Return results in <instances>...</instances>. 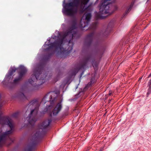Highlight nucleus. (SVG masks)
Listing matches in <instances>:
<instances>
[{
	"label": "nucleus",
	"instance_id": "f257e3e1",
	"mask_svg": "<svg viewBox=\"0 0 151 151\" xmlns=\"http://www.w3.org/2000/svg\"><path fill=\"white\" fill-rule=\"evenodd\" d=\"M38 107L37 102L33 101L30 104L26 112L27 114L29 113L28 116L27 118V119L28 123L30 125L33 124L37 121V114Z\"/></svg>",
	"mask_w": 151,
	"mask_h": 151
},
{
	"label": "nucleus",
	"instance_id": "f03ea898",
	"mask_svg": "<svg viewBox=\"0 0 151 151\" xmlns=\"http://www.w3.org/2000/svg\"><path fill=\"white\" fill-rule=\"evenodd\" d=\"M1 121L5 122L4 124L8 125L11 130L5 132H2V130H0V147L3 144L4 139L6 135L12 132V130L14 126V123L11 119H7L5 120L2 119L1 120Z\"/></svg>",
	"mask_w": 151,
	"mask_h": 151
},
{
	"label": "nucleus",
	"instance_id": "7ed1b4c3",
	"mask_svg": "<svg viewBox=\"0 0 151 151\" xmlns=\"http://www.w3.org/2000/svg\"><path fill=\"white\" fill-rule=\"evenodd\" d=\"M50 121V120H46L40 124L38 126V129L35 133H34L32 137V139L36 140L37 139L41 134L43 129L46 128L49 125Z\"/></svg>",
	"mask_w": 151,
	"mask_h": 151
},
{
	"label": "nucleus",
	"instance_id": "20e7f679",
	"mask_svg": "<svg viewBox=\"0 0 151 151\" xmlns=\"http://www.w3.org/2000/svg\"><path fill=\"white\" fill-rule=\"evenodd\" d=\"M75 4L73 2L66 5L65 12L68 15L70 16H74L76 14L77 10L75 8Z\"/></svg>",
	"mask_w": 151,
	"mask_h": 151
},
{
	"label": "nucleus",
	"instance_id": "39448f33",
	"mask_svg": "<svg viewBox=\"0 0 151 151\" xmlns=\"http://www.w3.org/2000/svg\"><path fill=\"white\" fill-rule=\"evenodd\" d=\"M91 17V14L90 13H86L83 16L81 21V26L84 28L88 25L90 21Z\"/></svg>",
	"mask_w": 151,
	"mask_h": 151
},
{
	"label": "nucleus",
	"instance_id": "423d86ee",
	"mask_svg": "<svg viewBox=\"0 0 151 151\" xmlns=\"http://www.w3.org/2000/svg\"><path fill=\"white\" fill-rule=\"evenodd\" d=\"M76 25V23L74 22L72 26L64 35V37L69 36L71 38L74 37L75 35H76L75 31Z\"/></svg>",
	"mask_w": 151,
	"mask_h": 151
},
{
	"label": "nucleus",
	"instance_id": "0eeeda50",
	"mask_svg": "<svg viewBox=\"0 0 151 151\" xmlns=\"http://www.w3.org/2000/svg\"><path fill=\"white\" fill-rule=\"evenodd\" d=\"M89 0H80V3L78 6V9L81 13H82L86 9V5Z\"/></svg>",
	"mask_w": 151,
	"mask_h": 151
},
{
	"label": "nucleus",
	"instance_id": "6e6552de",
	"mask_svg": "<svg viewBox=\"0 0 151 151\" xmlns=\"http://www.w3.org/2000/svg\"><path fill=\"white\" fill-rule=\"evenodd\" d=\"M40 71L39 70H37L35 72V74L32 76V78L29 80V82L30 83L32 84V83L34 82H36L39 78L38 76L40 75V77L42 76V74L40 73Z\"/></svg>",
	"mask_w": 151,
	"mask_h": 151
},
{
	"label": "nucleus",
	"instance_id": "1a4fd4ad",
	"mask_svg": "<svg viewBox=\"0 0 151 151\" xmlns=\"http://www.w3.org/2000/svg\"><path fill=\"white\" fill-rule=\"evenodd\" d=\"M62 107V106L61 102H60L58 103L56 105L52 111L53 115H57L61 110Z\"/></svg>",
	"mask_w": 151,
	"mask_h": 151
},
{
	"label": "nucleus",
	"instance_id": "9d476101",
	"mask_svg": "<svg viewBox=\"0 0 151 151\" xmlns=\"http://www.w3.org/2000/svg\"><path fill=\"white\" fill-rule=\"evenodd\" d=\"M22 72L20 73L19 78H16L14 80V83H16L19 80L21 79L22 76L27 71V70L26 68L22 66Z\"/></svg>",
	"mask_w": 151,
	"mask_h": 151
},
{
	"label": "nucleus",
	"instance_id": "9b49d317",
	"mask_svg": "<svg viewBox=\"0 0 151 151\" xmlns=\"http://www.w3.org/2000/svg\"><path fill=\"white\" fill-rule=\"evenodd\" d=\"M58 94L54 92H51L50 93V101L51 104L54 103L56 97L58 96Z\"/></svg>",
	"mask_w": 151,
	"mask_h": 151
},
{
	"label": "nucleus",
	"instance_id": "f8f14e48",
	"mask_svg": "<svg viewBox=\"0 0 151 151\" xmlns=\"http://www.w3.org/2000/svg\"><path fill=\"white\" fill-rule=\"evenodd\" d=\"M16 70V69L14 68H11L8 74L6 75L5 78V79L6 81L8 80L11 78V77L13 73Z\"/></svg>",
	"mask_w": 151,
	"mask_h": 151
},
{
	"label": "nucleus",
	"instance_id": "ddd939ff",
	"mask_svg": "<svg viewBox=\"0 0 151 151\" xmlns=\"http://www.w3.org/2000/svg\"><path fill=\"white\" fill-rule=\"evenodd\" d=\"M133 6V4H132L130 6L127 8L125 11V14H127L128 12H129L131 10V9Z\"/></svg>",
	"mask_w": 151,
	"mask_h": 151
},
{
	"label": "nucleus",
	"instance_id": "4468645a",
	"mask_svg": "<svg viewBox=\"0 0 151 151\" xmlns=\"http://www.w3.org/2000/svg\"><path fill=\"white\" fill-rule=\"evenodd\" d=\"M71 44L72 45V46L71 47H70L67 50V53H69L70 52V51L72 50L73 49V44L72 43H71Z\"/></svg>",
	"mask_w": 151,
	"mask_h": 151
},
{
	"label": "nucleus",
	"instance_id": "2eb2a0df",
	"mask_svg": "<svg viewBox=\"0 0 151 151\" xmlns=\"http://www.w3.org/2000/svg\"><path fill=\"white\" fill-rule=\"evenodd\" d=\"M19 96L22 98H24V96L23 93H19Z\"/></svg>",
	"mask_w": 151,
	"mask_h": 151
},
{
	"label": "nucleus",
	"instance_id": "dca6fc26",
	"mask_svg": "<svg viewBox=\"0 0 151 151\" xmlns=\"http://www.w3.org/2000/svg\"><path fill=\"white\" fill-rule=\"evenodd\" d=\"M46 101V98H44L42 100L41 103L43 104H45V101Z\"/></svg>",
	"mask_w": 151,
	"mask_h": 151
},
{
	"label": "nucleus",
	"instance_id": "f3484780",
	"mask_svg": "<svg viewBox=\"0 0 151 151\" xmlns=\"http://www.w3.org/2000/svg\"><path fill=\"white\" fill-rule=\"evenodd\" d=\"M55 44V42H54L53 43H52L50 45V46H49L50 47H54Z\"/></svg>",
	"mask_w": 151,
	"mask_h": 151
},
{
	"label": "nucleus",
	"instance_id": "a211bd4d",
	"mask_svg": "<svg viewBox=\"0 0 151 151\" xmlns=\"http://www.w3.org/2000/svg\"><path fill=\"white\" fill-rule=\"evenodd\" d=\"M148 85L150 88L151 87V79L150 80L148 83Z\"/></svg>",
	"mask_w": 151,
	"mask_h": 151
},
{
	"label": "nucleus",
	"instance_id": "6ab92c4d",
	"mask_svg": "<svg viewBox=\"0 0 151 151\" xmlns=\"http://www.w3.org/2000/svg\"><path fill=\"white\" fill-rule=\"evenodd\" d=\"M65 37H64V35H63V38L62 40L61 41V42H60V43H59V44H60V45L62 44L63 43V42L64 40V39L65 38Z\"/></svg>",
	"mask_w": 151,
	"mask_h": 151
},
{
	"label": "nucleus",
	"instance_id": "aec40b11",
	"mask_svg": "<svg viewBox=\"0 0 151 151\" xmlns=\"http://www.w3.org/2000/svg\"><path fill=\"white\" fill-rule=\"evenodd\" d=\"M112 92L111 91H109V96H110L111 94H112Z\"/></svg>",
	"mask_w": 151,
	"mask_h": 151
},
{
	"label": "nucleus",
	"instance_id": "412c9836",
	"mask_svg": "<svg viewBox=\"0 0 151 151\" xmlns=\"http://www.w3.org/2000/svg\"><path fill=\"white\" fill-rule=\"evenodd\" d=\"M17 114V113H15L13 115V116L14 117H15V115H16V114Z\"/></svg>",
	"mask_w": 151,
	"mask_h": 151
},
{
	"label": "nucleus",
	"instance_id": "4be33fe9",
	"mask_svg": "<svg viewBox=\"0 0 151 151\" xmlns=\"http://www.w3.org/2000/svg\"><path fill=\"white\" fill-rule=\"evenodd\" d=\"M151 76V73L149 75L148 77H150Z\"/></svg>",
	"mask_w": 151,
	"mask_h": 151
},
{
	"label": "nucleus",
	"instance_id": "5701e85b",
	"mask_svg": "<svg viewBox=\"0 0 151 151\" xmlns=\"http://www.w3.org/2000/svg\"><path fill=\"white\" fill-rule=\"evenodd\" d=\"M42 78H41V77H40V79L43 80V79H42Z\"/></svg>",
	"mask_w": 151,
	"mask_h": 151
},
{
	"label": "nucleus",
	"instance_id": "b1692460",
	"mask_svg": "<svg viewBox=\"0 0 151 151\" xmlns=\"http://www.w3.org/2000/svg\"><path fill=\"white\" fill-rule=\"evenodd\" d=\"M69 43H70V40L69 42Z\"/></svg>",
	"mask_w": 151,
	"mask_h": 151
},
{
	"label": "nucleus",
	"instance_id": "393cba45",
	"mask_svg": "<svg viewBox=\"0 0 151 151\" xmlns=\"http://www.w3.org/2000/svg\"><path fill=\"white\" fill-rule=\"evenodd\" d=\"M148 94H149L150 93V92H148V93H147Z\"/></svg>",
	"mask_w": 151,
	"mask_h": 151
},
{
	"label": "nucleus",
	"instance_id": "a878e982",
	"mask_svg": "<svg viewBox=\"0 0 151 151\" xmlns=\"http://www.w3.org/2000/svg\"><path fill=\"white\" fill-rule=\"evenodd\" d=\"M116 7V9H117V7Z\"/></svg>",
	"mask_w": 151,
	"mask_h": 151
},
{
	"label": "nucleus",
	"instance_id": "bb28decb",
	"mask_svg": "<svg viewBox=\"0 0 151 151\" xmlns=\"http://www.w3.org/2000/svg\"><path fill=\"white\" fill-rule=\"evenodd\" d=\"M141 78H140V79H141Z\"/></svg>",
	"mask_w": 151,
	"mask_h": 151
}]
</instances>
